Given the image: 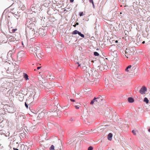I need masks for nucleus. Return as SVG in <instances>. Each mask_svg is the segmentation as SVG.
<instances>
[{
  "label": "nucleus",
  "instance_id": "f257e3e1",
  "mask_svg": "<svg viewBox=\"0 0 150 150\" xmlns=\"http://www.w3.org/2000/svg\"><path fill=\"white\" fill-rule=\"evenodd\" d=\"M24 56L25 54L23 51H21L19 52L17 55V61H20L23 60Z\"/></svg>",
  "mask_w": 150,
  "mask_h": 150
},
{
  "label": "nucleus",
  "instance_id": "f03ea898",
  "mask_svg": "<svg viewBox=\"0 0 150 150\" xmlns=\"http://www.w3.org/2000/svg\"><path fill=\"white\" fill-rule=\"evenodd\" d=\"M47 114V112L45 110H43L39 114L38 117L39 118H42L44 117Z\"/></svg>",
  "mask_w": 150,
  "mask_h": 150
},
{
  "label": "nucleus",
  "instance_id": "7ed1b4c3",
  "mask_svg": "<svg viewBox=\"0 0 150 150\" xmlns=\"http://www.w3.org/2000/svg\"><path fill=\"white\" fill-rule=\"evenodd\" d=\"M36 54L37 57L39 59L42 58L44 56V54L41 50L37 51Z\"/></svg>",
  "mask_w": 150,
  "mask_h": 150
},
{
  "label": "nucleus",
  "instance_id": "20e7f679",
  "mask_svg": "<svg viewBox=\"0 0 150 150\" xmlns=\"http://www.w3.org/2000/svg\"><path fill=\"white\" fill-rule=\"evenodd\" d=\"M18 98L19 100L21 101L23 100L24 98L23 94L21 93H18L17 95Z\"/></svg>",
  "mask_w": 150,
  "mask_h": 150
},
{
  "label": "nucleus",
  "instance_id": "39448f33",
  "mask_svg": "<svg viewBox=\"0 0 150 150\" xmlns=\"http://www.w3.org/2000/svg\"><path fill=\"white\" fill-rule=\"evenodd\" d=\"M146 91V88L145 87L143 86L142 87L141 89L140 90L139 92L141 94H144L145 93Z\"/></svg>",
  "mask_w": 150,
  "mask_h": 150
},
{
  "label": "nucleus",
  "instance_id": "423d86ee",
  "mask_svg": "<svg viewBox=\"0 0 150 150\" xmlns=\"http://www.w3.org/2000/svg\"><path fill=\"white\" fill-rule=\"evenodd\" d=\"M78 34L81 37L84 38V35L83 34H82L81 32H79V31L77 30H75L73 31L72 34L73 35H75Z\"/></svg>",
  "mask_w": 150,
  "mask_h": 150
},
{
  "label": "nucleus",
  "instance_id": "0eeeda50",
  "mask_svg": "<svg viewBox=\"0 0 150 150\" xmlns=\"http://www.w3.org/2000/svg\"><path fill=\"white\" fill-rule=\"evenodd\" d=\"M39 33L41 36H44L45 33V30L43 28L40 29L39 30Z\"/></svg>",
  "mask_w": 150,
  "mask_h": 150
},
{
  "label": "nucleus",
  "instance_id": "6e6552de",
  "mask_svg": "<svg viewBox=\"0 0 150 150\" xmlns=\"http://www.w3.org/2000/svg\"><path fill=\"white\" fill-rule=\"evenodd\" d=\"M33 101V98L32 97H28L26 100V102L28 104H31Z\"/></svg>",
  "mask_w": 150,
  "mask_h": 150
},
{
  "label": "nucleus",
  "instance_id": "1a4fd4ad",
  "mask_svg": "<svg viewBox=\"0 0 150 150\" xmlns=\"http://www.w3.org/2000/svg\"><path fill=\"white\" fill-rule=\"evenodd\" d=\"M132 52L130 48H127L125 50V53L127 55H125V56L127 57V58H128V54L131 55Z\"/></svg>",
  "mask_w": 150,
  "mask_h": 150
},
{
  "label": "nucleus",
  "instance_id": "9d476101",
  "mask_svg": "<svg viewBox=\"0 0 150 150\" xmlns=\"http://www.w3.org/2000/svg\"><path fill=\"white\" fill-rule=\"evenodd\" d=\"M88 116L87 114H83L82 116V118L84 120H87Z\"/></svg>",
  "mask_w": 150,
  "mask_h": 150
},
{
  "label": "nucleus",
  "instance_id": "9b49d317",
  "mask_svg": "<svg viewBox=\"0 0 150 150\" xmlns=\"http://www.w3.org/2000/svg\"><path fill=\"white\" fill-rule=\"evenodd\" d=\"M112 134L111 133H109L108 136V139L109 140H111L112 139Z\"/></svg>",
  "mask_w": 150,
  "mask_h": 150
},
{
  "label": "nucleus",
  "instance_id": "f8f14e48",
  "mask_svg": "<svg viewBox=\"0 0 150 150\" xmlns=\"http://www.w3.org/2000/svg\"><path fill=\"white\" fill-rule=\"evenodd\" d=\"M94 102H96V103H98L97 100L96 98H95L94 99L91 101V102L90 104H93Z\"/></svg>",
  "mask_w": 150,
  "mask_h": 150
},
{
  "label": "nucleus",
  "instance_id": "ddd939ff",
  "mask_svg": "<svg viewBox=\"0 0 150 150\" xmlns=\"http://www.w3.org/2000/svg\"><path fill=\"white\" fill-rule=\"evenodd\" d=\"M98 101V103L100 102L102 100V98L101 97L96 98Z\"/></svg>",
  "mask_w": 150,
  "mask_h": 150
},
{
  "label": "nucleus",
  "instance_id": "4468645a",
  "mask_svg": "<svg viewBox=\"0 0 150 150\" xmlns=\"http://www.w3.org/2000/svg\"><path fill=\"white\" fill-rule=\"evenodd\" d=\"M15 50L14 49H13L11 50H10L8 53V54L11 55L12 54L14 53L15 52Z\"/></svg>",
  "mask_w": 150,
  "mask_h": 150
},
{
  "label": "nucleus",
  "instance_id": "2eb2a0df",
  "mask_svg": "<svg viewBox=\"0 0 150 150\" xmlns=\"http://www.w3.org/2000/svg\"><path fill=\"white\" fill-rule=\"evenodd\" d=\"M128 101L130 103H133L134 101V99L131 97L129 98L128 99Z\"/></svg>",
  "mask_w": 150,
  "mask_h": 150
},
{
  "label": "nucleus",
  "instance_id": "dca6fc26",
  "mask_svg": "<svg viewBox=\"0 0 150 150\" xmlns=\"http://www.w3.org/2000/svg\"><path fill=\"white\" fill-rule=\"evenodd\" d=\"M131 67H132V66L130 65L128 66L125 69L126 71H130V70H131L130 69H131Z\"/></svg>",
  "mask_w": 150,
  "mask_h": 150
},
{
  "label": "nucleus",
  "instance_id": "f3484780",
  "mask_svg": "<svg viewBox=\"0 0 150 150\" xmlns=\"http://www.w3.org/2000/svg\"><path fill=\"white\" fill-rule=\"evenodd\" d=\"M144 101L146 102V104H148L149 103V100L148 98L146 97L144 98Z\"/></svg>",
  "mask_w": 150,
  "mask_h": 150
},
{
  "label": "nucleus",
  "instance_id": "a211bd4d",
  "mask_svg": "<svg viewBox=\"0 0 150 150\" xmlns=\"http://www.w3.org/2000/svg\"><path fill=\"white\" fill-rule=\"evenodd\" d=\"M24 77L25 80H27L28 79V76L27 74H24Z\"/></svg>",
  "mask_w": 150,
  "mask_h": 150
},
{
  "label": "nucleus",
  "instance_id": "6ab92c4d",
  "mask_svg": "<svg viewBox=\"0 0 150 150\" xmlns=\"http://www.w3.org/2000/svg\"><path fill=\"white\" fill-rule=\"evenodd\" d=\"M50 150H55L54 149V146L53 145H52L50 148Z\"/></svg>",
  "mask_w": 150,
  "mask_h": 150
},
{
  "label": "nucleus",
  "instance_id": "aec40b11",
  "mask_svg": "<svg viewBox=\"0 0 150 150\" xmlns=\"http://www.w3.org/2000/svg\"><path fill=\"white\" fill-rule=\"evenodd\" d=\"M94 54L95 56H98L99 55L98 52H94Z\"/></svg>",
  "mask_w": 150,
  "mask_h": 150
},
{
  "label": "nucleus",
  "instance_id": "412c9836",
  "mask_svg": "<svg viewBox=\"0 0 150 150\" xmlns=\"http://www.w3.org/2000/svg\"><path fill=\"white\" fill-rule=\"evenodd\" d=\"M44 84L43 85V86L46 87H47V85L49 84V83L48 82H45L44 83Z\"/></svg>",
  "mask_w": 150,
  "mask_h": 150
},
{
  "label": "nucleus",
  "instance_id": "4be33fe9",
  "mask_svg": "<svg viewBox=\"0 0 150 150\" xmlns=\"http://www.w3.org/2000/svg\"><path fill=\"white\" fill-rule=\"evenodd\" d=\"M146 142L147 144L150 145V140L149 139H147V140L146 141Z\"/></svg>",
  "mask_w": 150,
  "mask_h": 150
},
{
  "label": "nucleus",
  "instance_id": "5701e85b",
  "mask_svg": "<svg viewBox=\"0 0 150 150\" xmlns=\"http://www.w3.org/2000/svg\"><path fill=\"white\" fill-rule=\"evenodd\" d=\"M93 148L91 146H90L88 148V150H93Z\"/></svg>",
  "mask_w": 150,
  "mask_h": 150
},
{
  "label": "nucleus",
  "instance_id": "b1692460",
  "mask_svg": "<svg viewBox=\"0 0 150 150\" xmlns=\"http://www.w3.org/2000/svg\"><path fill=\"white\" fill-rule=\"evenodd\" d=\"M89 2H91L92 4V5L93 6H94V2L93 1V0H89Z\"/></svg>",
  "mask_w": 150,
  "mask_h": 150
},
{
  "label": "nucleus",
  "instance_id": "393cba45",
  "mask_svg": "<svg viewBox=\"0 0 150 150\" xmlns=\"http://www.w3.org/2000/svg\"><path fill=\"white\" fill-rule=\"evenodd\" d=\"M79 15L80 16H83L84 15V14L83 12H80L79 13Z\"/></svg>",
  "mask_w": 150,
  "mask_h": 150
},
{
  "label": "nucleus",
  "instance_id": "a878e982",
  "mask_svg": "<svg viewBox=\"0 0 150 150\" xmlns=\"http://www.w3.org/2000/svg\"><path fill=\"white\" fill-rule=\"evenodd\" d=\"M27 103L26 102L25 103V105L26 107L28 108V105H27Z\"/></svg>",
  "mask_w": 150,
  "mask_h": 150
},
{
  "label": "nucleus",
  "instance_id": "bb28decb",
  "mask_svg": "<svg viewBox=\"0 0 150 150\" xmlns=\"http://www.w3.org/2000/svg\"><path fill=\"white\" fill-rule=\"evenodd\" d=\"M17 30V29L16 28H15V29H13L12 30V32L13 33H14L15 31H16Z\"/></svg>",
  "mask_w": 150,
  "mask_h": 150
},
{
  "label": "nucleus",
  "instance_id": "cd10ccee",
  "mask_svg": "<svg viewBox=\"0 0 150 150\" xmlns=\"http://www.w3.org/2000/svg\"><path fill=\"white\" fill-rule=\"evenodd\" d=\"M132 132L133 133V134L134 135L136 134V132L135 131H134V130H132Z\"/></svg>",
  "mask_w": 150,
  "mask_h": 150
},
{
  "label": "nucleus",
  "instance_id": "c85d7f7f",
  "mask_svg": "<svg viewBox=\"0 0 150 150\" xmlns=\"http://www.w3.org/2000/svg\"><path fill=\"white\" fill-rule=\"evenodd\" d=\"M75 107L76 109H78L79 108V106H77V105H75Z\"/></svg>",
  "mask_w": 150,
  "mask_h": 150
},
{
  "label": "nucleus",
  "instance_id": "c756f323",
  "mask_svg": "<svg viewBox=\"0 0 150 150\" xmlns=\"http://www.w3.org/2000/svg\"><path fill=\"white\" fill-rule=\"evenodd\" d=\"M70 100H71V101H73V102H75V100H73V99H70Z\"/></svg>",
  "mask_w": 150,
  "mask_h": 150
},
{
  "label": "nucleus",
  "instance_id": "7c9ffc66",
  "mask_svg": "<svg viewBox=\"0 0 150 150\" xmlns=\"http://www.w3.org/2000/svg\"><path fill=\"white\" fill-rule=\"evenodd\" d=\"M70 2L71 3L73 2L74 1V0H70Z\"/></svg>",
  "mask_w": 150,
  "mask_h": 150
},
{
  "label": "nucleus",
  "instance_id": "2f4dec72",
  "mask_svg": "<svg viewBox=\"0 0 150 150\" xmlns=\"http://www.w3.org/2000/svg\"><path fill=\"white\" fill-rule=\"evenodd\" d=\"M41 67H37V69H40L41 68Z\"/></svg>",
  "mask_w": 150,
  "mask_h": 150
},
{
  "label": "nucleus",
  "instance_id": "473e14b6",
  "mask_svg": "<svg viewBox=\"0 0 150 150\" xmlns=\"http://www.w3.org/2000/svg\"><path fill=\"white\" fill-rule=\"evenodd\" d=\"M13 149H14V150H18L17 149L15 148H13Z\"/></svg>",
  "mask_w": 150,
  "mask_h": 150
},
{
  "label": "nucleus",
  "instance_id": "72a5a7b5",
  "mask_svg": "<svg viewBox=\"0 0 150 150\" xmlns=\"http://www.w3.org/2000/svg\"><path fill=\"white\" fill-rule=\"evenodd\" d=\"M75 24L76 25H79V23H76Z\"/></svg>",
  "mask_w": 150,
  "mask_h": 150
},
{
  "label": "nucleus",
  "instance_id": "f704fd0d",
  "mask_svg": "<svg viewBox=\"0 0 150 150\" xmlns=\"http://www.w3.org/2000/svg\"><path fill=\"white\" fill-rule=\"evenodd\" d=\"M115 42L116 43H117L118 42V41L117 40H116L115 41Z\"/></svg>",
  "mask_w": 150,
  "mask_h": 150
},
{
  "label": "nucleus",
  "instance_id": "c9c22d12",
  "mask_svg": "<svg viewBox=\"0 0 150 150\" xmlns=\"http://www.w3.org/2000/svg\"><path fill=\"white\" fill-rule=\"evenodd\" d=\"M145 43V41H143L142 42V44H144Z\"/></svg>",
  "mask_w": 150,
  "mask_h": 150
},
{
  "label": "nucleus",
  "instance_id": "e433bc0d",
  "mask_svg": "<svg viewBox=\"0 0 150 150\" xmlns=\"http://www.w3.org/2000/svg\"><path fill=\"white\" fill-rule=\"evenodd\" d=\"M76 26V24H75V25H73V26H74V27H75Z\"/></svg>",
  "mask_w": 150,
  "mask_h": 150
},
{
  "label": "nucleus",
  "instance_id": "4c0bfd02",
  "mask_svg": "<svg viewBox=\"0 0 150 150\" xmlns=\"http://www.w3.org/2000/svg\"><path fill=\"white\" fill-rule=\"evenodd\" d=\"M77 64H79V66H80V64H79L78 63Z\"/></svg>",
  "mask_w": 150,
  "mask_h": 150
},
{
  "label": "nucleus",
  "instance_id": "58836bf2",
  "mask_svg": "<svg viewBox=\"0 0 150 150\" xmlns=\"http://www.w3.org/2000/svg\"><path fill=\"white\" fill-rule=\"evenodd\" d=\"M124 81V79H123L122 80V81Z\"/></svg>",
  "mask_w": 150,
  "mask_h": 150
},
{
  "label": "nucleus",
  "instance_id": "ea45409f",
  "mask_svg": "<svg viewBox=\"0 0 150 150\" xmlns=\"http://www.w3.org/2000/svg\"><path fill=\"white\" fill-rule=\"evenodd\" d=\"M119 81L120 82H121V81L120 80H119Z\"/></svg>",
  "mask_w": 150,
  "mask_h": 150
},
{
  "label": "nucleus",
  "instance_id": "a19ab883",
  "mask_svg": "<svg viewBox=\"0 0 150 150\" xmlns=\"http://www.w3.org/2000/svg\"><path fill=\"white\" fill-rule=\"evenodd\" d=\"M44 150V149H40V150Z\"/></svg>",
  "mask_w": 150,
  "mask_h": 150
},
{
  "label": "nucleus",
  "instance_id": "79ce46f5",
  "mask_svg": "<svg viewBox=\"0 0 150 150\" xmlns=\"http://www.w3.org/2000/svg\"><path fill=\"white\" fill-rule=\"evenodd\" d=\"M40 83L42 85H43V84H42L41 83Z\"/></svg>",
  "mask_w": 150,
  "mask_h": 150
},
{
  "label": "nucleus",
  "instance_id": "37998d69",
  "mask_svg": "<svg viewBox=\"0 0 150 150\" xmlns=\"http://www.w3.org/2000/svg\"><path fill=\"white\" fill-rule=\"evenodd\" d=\"M21 134H21V135H22Z\"/></svg>",
  "mask_w": 150,
  "mask_h": 150
},
{
  "label": "nucleus",
  "instance_id": "c03bdc74",
  "mask_svg": "<svg viewBox=\"0 0 150 150\" xmlns=\"http://www.w3.org/2000/svg\"><path fill=\"white\" fill-rule=\"evenodd\" d=\"M13 150H14V149H13Z\"/></svg>",
  "mask_w": 150,
  "mask_h": 150
}]
</instances>
